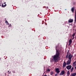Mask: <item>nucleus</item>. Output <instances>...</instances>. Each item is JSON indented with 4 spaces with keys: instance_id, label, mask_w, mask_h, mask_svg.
Instances as JSON below:
<instances>
[{
    "instance_id": "obj_1",
    "label": "nucleus",
    "mask_w": 76,
    "mask_h": 76,
    "mask_svg": "<svg viewBox=\"0 0 76 76\" xmlns=\"http://www.w3.org/2000/svg\"><path fill=\"white\" fill-rule=\"evenodd\" d=\"M56 54L52 56L53 57L52 60H54L55 62H57L59 58H60L59 57V56H60V53L58 52V51L57 49V47H56Z\"/></svg>"
},
{
    "instance_id": "obj_2",
    "label": "nucleus",
    "mask_w": 76,
    "mask_h": 76,
    "mask_svg": "<svg viewBox=\"0 0 76 76\" xmlns=\"http://www.w3.org/2000/svg\"><path fill=\"white\" fill-rule=\"evenodd\" d=\"M72 57H73V56L71 54H69L68 56V58L69 60H72Z\"/></svg>"
},
{
    "instance_id": "obj_3",
    "label": "nucleus",
    "mask_w": 76,
    "mask_h": 76,
    "mask_svg": "<svg viewBox=\"0 0 76 76\" xmlns=\"http://www.w3.org/2000/svg\"><path fill=\"white\" fill-rule=\"evenodd\" d=\"M65 74V71H62L60 73V75L61 76V75H63L64 74Z\"/></svg>"
},
{
    "instance_id": "obj_4",
    "label": "nucleus",
    "mask_w": 76,
    "mask_h": 76,
    "mask_svg": "<svg viewBox=\"0 0 76 76\" xmlns=\"http://www.w3.org/2000/svg\"><path fill=\"white\" fill-rule=\"evenodd\" d=\"M72 68V66L69 65L66 66V69L68 70H70Z\"/></svg>"
},
{
    "instance_id": "obj_5",
    "label": "nucleus",
    "mask_w": 76,
    "mask_h": 76,
    "mask_svg": "<svg viewBox=\"0 0 76 76\" xmlns=\"http://www.w3.org/2000/svg\"><path fill=\"white\" fill-rule=\"evenodd\" d=\"M71 61H72V60L69 59V60L67 61V64H70L71 63Z\"/></svg>"
},
{
    "instance_id": "obj_6",
    "label": "nucleus",
    "mask_w": 76,
    "mask_h": 76,
    "mask_svg": "<svg viewBox=\"0 0 76 76\" xmlns=\"http://www.w3.org/2000/svg\"><path fill=\"white\" fill-rule=\"evenodd\" d=\"M73 22V20L72 19H70L68 21L69 23H72V22Z\"/></svg>"
},
{
    "instance_id": "obj_7",
    "label": "nucleus",
    "mask_w": 76,
    "mask_h": 76,
    "mask_svg": "<svg viewBox=\"0 0 76 76\" xmlns=\"http://www.w3.org/2000/svg\"><path fill=\"white\" fill-rule=\"evenodd\" d=\"M56 70L57 73H60V71H59V69L58 68L56 69Z\"/></svg>"
},
{
    "instance_id": "obj_8",
    "label": "nucleus",
    "mask_w": 76,
    "mask_h": 76,
    "mask_svg": "<svg viewBox=\"0 0 76 76\" xmlns=\"http://www.w3.org/2000/svg\"><path fill=\"white\" fill-rule=\"evenodd\" d=\"M66 63H65V62H64L63 64V68H64V67H66Z\"/></svg>"
},
{
    "instance_id": "obj_9",
    "label": "nucleus",
    "mask_w": 76,
    "mask_h": 76,
    "mask_svg": "<svg viewBox=\"0 0 76 76\" xmlns=\"http://www.w3.org/2000/svg\"><path fill=\"white\" fill-rule=\"evenodd\" d=\"M69 45H71V44H72V39H70L69 40Z\"/></svg>"
},
{
    "instance_id": "obj_10",
    "label": "nucleus",
    "mask_w": 76,
    "mask_h": 76,
    "mask_svg": "<svg viewBox=\"0 0 76 76\" xmlns=\"http://www.w3.org/2000/svg\"><path fill=\"white\" fill-rule=\"evenodd\" d=\"M76 75V73H73L71 74L70 76H75Z\"/></svg>"
},
{
    "instance_id": "obj_11",
    "label": "nucleus",
    "mask_w": 76,
    "mask_h": 76,
    "mask_svg": "<svg viewBox=\"0 0 76 76\" xmlns=\"http://www.w3.org/2000/svg\"><path fill=\"white\" fill-rule=\"evenodd\" d=\"M75 34H73L72 35V36L71 37V38L72 39H74V37H75Z\"/></svg>"
},
{
    "instance_id": "obj_12",
    "label": "nucleus",
    "mask_w": 76,
    "mask_h": 76,
    "mask_svg": "<svg viewBox=\"0 0 76 76\" xmlns=\"http://www.w3.org/2000/svg\"><path fill=\"white\" fill-rule=\"evenodd\" d=\"M71 10L72 12H74V10H75V8H74V7H72L71 9Z\"/></svg>"
},
{
    "instance_id": "obj_13",
    "label": "nucleus",
    "mask_w": 76,
    "mask_h": 76,
    "mask_svg": "<svg viewBox=\"0 0 76 76\" xmlns=\"http://www.w3.org/2000/svg\"><path fill=\"white\" fill-rule=\"evenodd\" d=\"M73 66H76V61H75L73 63Z\"/></svg>"
},
{
    "instance_id": "obj_14",
    "label": "nucleus",
    "mask_w": 76,
    "mask_h": 76,
    "mask_svg": "<svg viewBox=\"0 0 76 76\" xmlns=\"http://www.w3.org/2000/svg\"><path fill=\"white\" fill-rule=\"evenodd\" d=\"M68 57H69V53H67V55L66 56V58H68Z\"/></svg>"
},
{
    "instance_id": "obj_15",
    "label": "nucleus",
    "mask_w": 76,
    "mask_h": 76,
    "mask_svg": "<svg viewBox=\"0 0 76 76\" xmlns=\"http://www.w3.org/2000/svg\"><path fill=\"white\" fill-rule=\"evenodd\" d=\"M50 75H53V74H54V72H51L50 73Z\"/></svg>"
},
{
    "instance_id": "obj_16",
    "label": "nucleus",
    "mask_w": 76,
    "mask_h": 76,
    "mask_svg": "<svg viewBox=\"0 0 76 76\" xmlns=\"http://www.w3.org/2000/svg\"><path fill=\"white\" fill-rule=\"evenodd\" d=\"M73 67H72L71 69V72H73Z\"/></svg>"
},
{
    "instance_id": "obj_17",
    "label": "nucleus",
    "mask_w": 76,
    "mask_h": 76,
    "mask_svg": "<svg viewBox=\"0 0 76 76\" xmlns=\"http://www.w3.org/2000/svg\"><path fill=\"white\" fill-rule=\"evenodd\" d=\"M5 6H6V5H3V4L2 5V7H5Z\"/></svg>"
},
{
    "instance_id": "obj_18",
    "label": "nucleus",
    "mask_w": 76,
    "mask_h": 76,
    "mask_svg": "<svg viewBox=\"0 0 76 76\" xmlns=\"http://www.w3.org/2000/svg\"><path fill=\"white\" fill-rule=\"evenodd\" d=\"M67 75H70V73H69V71H68L67 73Z\"/></svg>"
},
{
    "instance_id": "obj_19",
    "label": "nucleus",
    "mask_w": 76,
    "mask_h": 76,
    "mask_svg": "<svg viewBox=\"0 0 76 76\" xmlns=\"http://www.w3.org/2000/svg\"><path fill=\"white\" fill-rule=\"evenodd\" d=\"M6 23H7L8 25H9V24L8 23V21H6Z\"/></svg>"
},
{
    "instance_id": "obj_20",
    "label": "nucleus",
    "mask_w": 76,
    "mask_h": 76,
    "mask_svg": "<svg viewBox=\"0 0 76 76\" xmlns=\"http://www.w3.org/2000/svg\"><path fill=\"white\" fill-rule=\"evenodd\" d=\"M47 71H48V72H50V69H48L47 70Z\"/></svg>"
},
{
    "instance_id": "obj_21",
    "label": "nucleus",
    "mask_w": 76,
    "mask_h": 76,
    "mask_svg": "<svg viewBox=\"0 0 76 76\" xmlns=\"http://www.w3.org/2000/svg\"><path fill=\"white\" fill-rule=\"evenodd\" d=\"M9 27H10V26H12V25H11V24H10V25H9Z\"/></svg>"
},
{
    "instance_id": "obj_22",
    "label": "nucleus",
    "mask_w": 76,
    "mask_h": 76,
    "mask_svg": "<svg viewBox=\"0 0 76 76\" xmlns=\"http://www.w3.org/2000/svg\"><path fill=\"white\" fill-rule=\"evenodd\" d=\"M55 76H57V74H56L55 75Z\"/></svg>"
},
{
    "instance_id": "obj_23",
    "label": "nucleus",
    "mask_w": 76,
    "mask_h": 76,
    "mask_svg": "<svg viewBox=\"0 0 76 76\" xmlns=\"http://www.w3.org/2000/svg\"><path fill=\"white\" fill-rule=\"evenodd\" d=\"M47 9H48V7H47Z\"/></svg>"
},
{
    "instance_id": "obj_24",
    "label": "nucleus",
    "mask_w": 76,
    "mask_h": 76,
    "mask_svg": "<svg viewBox=\"0 0 76 76\" xmlns=\"http://www.w3.org/2000/svg\"><path fill=\"white\" fill-rule=\"evenodd\" d=\"M4 4H6V2H4Z\"/></svg>"
},
{
    "instance_id": "obj_25",
    "label": "nucleus",
    "mask_w": 76,
    "mask_h": 76,
    "mask_svg": "<svg viewBox=\"0 0 76 76\" xmlns=\"http://www.w3.org/2000/svg\"><path fill=\"white\" fill-rule=\"evenodd\" d=\"M8 72H9V71H8Z\"/></svg>"
},
{
    "instance_id": "obj_26",
    "label": "nucleus",
    "mask_w": 76,
    "mask_h": 76,
    "mask_svg": "<svg viewBox=\"0 0 76 76\" xmlns=\"http://www.w3.org/2000/svg\"><path fill=\"white\" fill-rule=\"evenodd\" d=\"M10 73H9V74Z\"/></svg>"
},
{
    "instance_id": "obj_27",
    "label": "nucleus",
    "mask_w": 76,
    "mask_h": 76,
    "mask_svg": "<svg viewBox=\"0 0 76 76\" xmlns=\"http://www.w3.org/2000/svg\"><path fill=\"white\" fill-rule=\"evenodd\" d=\"M5 75H6V74L5 73Z\"/></svg>"
},
{
    "instance_id": "obj_28",
    "label": "nucleus",
    "mask_w": 76,
    "mask_h": 76,
    "mask_svg": "<svg viewBox=\"0 0 76 76\" xmlns=\"http://www.w3.org/2000/svg\"><path fill=\"white\" fill-rule=\"evenodd\" d=\"M65 10H66V9Z\"/></svg>"
}]
</instances>
